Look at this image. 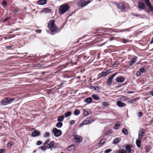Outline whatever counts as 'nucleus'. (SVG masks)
<instances>
[{"label":"nucleus","mask_w":153,"mask_h":153,"mask_svg":"<svg viewBox=\"0 0 153 153\" xmlns=\"http://www.w3.org/2000/svg\"><path fill=\"white\" fill-rule=\"evenodd\" d=\"M48 27L51 31V34L54 35L58 30V28L55 24V20L52 19L50 20L48 24Z\"/></svg>","instance_id":"nucleus-1"},{"label":"nucleus","mask_w":153,"mask_h":153,"mask_svg":"<svg viewBox=\"0 0 153 153\" xmlns=\"http://www.w3.org/2000/svg\"><path fill=\"white\" fill-rule=\"evenodd\" d=\"M15 99V98H12L9 97L5 98L2 100L1 104L3 105H6L10 104L13 102Z\"/></svg>","instance_id":"nucleus-2"},{"label":"nucleus","mask_w":153,"mask_h":153,"mask_svg":"<svg viewBox=\"0 0 153 153\" xmlns=\"http://www.w3.org/2000/svg\"><path fill=\"white\" fill-rule=\"evenodd\" d=\"M69 8V7L68 6V4H64L61 6L59 9V13L60 14H62L67 11Z\"/></svg>","instance_id":"nucleus-3"},{"label":"nucleus","mask_w":153,"mask_h":153,"mask_svg":"<svg viewBox=\"0 0 153 153\" xmlns=\"http://www.w3.org/2000/svg\"><path fill=\"white\" fill-rule=\"evenodd\" d=\"M90 2L89 0L86 1L84 0H80L77 2V5L79 7H83L87 5Z\"/></svg>","instance_id":"nucleus-4"},{"label":"nucleus","mask_w":153,"mask_h":153,"mask_svg":"<svg viewBox=\"0 0 153 153\" xmlns=\"http://www.w3.org/2000/svg\"><path fill=\"white\" fill-rule=\"evenodd\" d=\"M115 76V74H113L109 77L105 83L108 86H110L112 85V82H114L113 79Z\"/></svg>","instance_id":"nucleus-5"},{"label":"nucleus","mask_w":153,"mask_h":153,"mask_svg":"<svg viewBox=\"0 0 153 153\" xmlns=\"http://www.w3.org/2000/svg\"><path fill=\"white\" fill-rule=\"evenodd\" d=\"M116 5L117 7L122 11H123L125 8L124 4L122 3H119L117 4H116Z\"/></svg>","instance_id":"nucleus-6"},{"label":"nucleus","mask_w":153,"mask_h":153,"mask_svg":"<svg viewBox=\"0 0 153 153\" xmlns=\"http://www.w3.org/2000/svg\"><path fill=\"white\" fill-rule=\"evenodd\" d=\"M75 141L76 143H81L82 140V137L79 136L77 135L74 137Z\"/></svg>","instance_id":"nucleus-7"},{"label":"nucleus","mask_w":153,"mask_h":153,"mask_svg":"<svg viewBox=\"0 0 153 153\" xmlns=\"http://www.w3.org/2000/svg\"><path fill=\"white\" fill-rule=\"evenodd\" d=\"M137 57L136 56L132 58L129 61V66H131L134 63H135L137 61Z\"/></svg>","instance_id":"nucleus-8"},{"label":"nucleus","mask_w":153,"mask_h":153,"mask_svg":"<svg viewBox=\"0 0 153 153\" xmlns=\"http://www.w3.org/2000/svg\"><path fill=\"white\" fill-rule=\"evenodd\" d=\"M126 149L128 153H134V150L131 148L130 146L127 145L126 146Z\"/></svg>","instance_id":"nucleus-9"},{"label":"nucleus","mask_w":153,"mask_h":153,"mask_svg":"<svg viewBox=\"0 0 153 153\" xmlns=\"http://www.w3.org/2000/svg\"><path fill=\"white\" fill-rule=\"evenodd\" d=\"M124 77L121 76L118 77L115 79L116 82H123L124 81Z\"/></svg>","instance_id":"nucleus-10"},{"label":"nucleus","mask_w":153,"mask_h":153,"mask_svg":"<svg viewBox=\"0 0 153 153\" xmlns=\"http://www.w3.org/2000/svg\"><path fill=\"white\" fill-rule=\"evenodd\" d=\"M53 134H62V132L60 130L56 128H54L52 131Z\"/></svg>","instance_id":"nucleus-11"},{"label":"nucleus","mask_w":153,"mask_h":153,"mask_svg":"<svg viewBox=\"0 0 153 153\" xmlns=\"http://www.w3.org/2000/svg\"><path fill=\"white\" fill-rule=\"evenodd\" d=\"M110 72H109V71H107L105 72H102L99 75L101 77H104L107 75L108 74H109Z\"/></svg>","instance_id":"nucleus-12"},{"label":"nucleus","mask_w":153,"mask_h":153,"mask_svg":"<svg viewBox=\"0 0 153 153\" xmlns=\"http://www.w3.org/2000/svg\"><path fill=\"white\" fill-rule=\"evenodd\" d=\"M138 5L139 7L141 9L143 10L145 7V5L141 2H139L138 3Z\"/></svg>","instance_id":"nucleus-13"},{"label":"nucleus","mask_w":153,"mask_h":153,"mask_svg":"<svg viewBox=\"0 0 153 153\" xmlns=\"http://www.w3.org/2000/svg\"><path fill=\"white\" fill-rule=\"evenodd\" d=\"M145 2L146 4L149 7L151 10L153 9V7L151 6L149 0H145Z\"/></svg>","instance_id":"nucleus-14"},{"label":"nucleus","mask_w":153,"mask_h":153,"mask_svg":"<svg viewBox=\"0 0 153 153\" xmlns=\"http://www.w3.org/2000/svg\"><path fill=\"white\" fill-rule=\"evenodd\" d=\"M47 1V0H40L37 1V3L39 5H43L46 4Z\"/></svg>","instance_id":"nucleus-15"},{"label":"nucleus","mask_w":153,"mask_h":153,"mask_svg":"<svg viewBox=\"0 0 153 153\" xmlns=\"http://www.w3.org/2000/svg\"><path fill=\"white\" fill-rule=\"evenodd\" d=\"M117 105L120 107H123L126 105V104L120 101H117Z\"/></svg>","instance_id":"nucleus-16"},{"label":"nucleus","mask_w":153,"mask_h":153,"mask_svg":"<svg viewBox=\"0 0 153 153\" xmlns=\"http://www.w3.org/2000/svg\"><path fill=\"white\" fill-rule=\"evenodd\" d=\"M54 143L53 141L51 142L49 144H48L46 146V148L47 149H49L52 148L54 146Z\"/></svg>","instance_id":"nucleus-17"},{"label":"nucleus","mask_w":153,"mask_h":153,"mask_svg":"<svg viewBox=\"0 0 153 153\" xmlns=\"http://www.w3.org/2000/svg\"><path fill=\"white\" fill-rule=\"evenodd\" d=\"M64 115H61L59 116L57 119V121L59 122L62 121L64 119Z\"/></svg>","instance_id":"nucleus-18"},{"label":"nucleus","mask_w":153,"mask_h":153,"mask_svg":"<svg viewBox=\"0 0 153 153\" xmlns=\"http://www.w3.org/2000/svg\"><path fill=\"white\" fill-rule=\"evenodd\" d=\"M92 100V99L91 97H88L85 99V102L88 103L91 102Z\"/></svg>","instance_id":"nucleus-19"},{"label":"nucleus","mask_w":153,"mask_h":153,"mask_svg":"<svg viewBox=\"0 0 153 153\" xmlns=\"http://www.w3.org/2000/svg\"><path fill=\"white\" fill-rule=\"evenodd\" d=\"M121 100L122 101L126 102L128 101L129 98L125 96H123L121 98Z\"/></svg>","instance_id":"nucleus-20"},{"label":"nucleus","mask_w":153,"mask_h":153,"mask_svg":"<svg viewBox=\"0 0 153 153\" xmlns=\"http://www.w3.org/2000/svg\"><path fill=\"white\" fill-rule=\"evenodd\" d=\"M137 146L138 148L140 147L141 140L139 139H137L136 142Z\"/></svg>","instance_id":"nucleus-21"},{"label":"nucleus","mask_w":153,"mask_h":153,"mask_svg":"<svg viewBox=\"0 0 153 153\" xmlns=\"http://www.w3.org/2000/svg\"><path fill=\"white\" fill-rule=\"evenodd\" d=\"M106 140L105 139H102L100 141V143H99V146H102L105 142V141Z\"/></svg>","instance_id":"nucleus-22"},{"label":"nucleus","mask_w":153,"mask_h":153,"mask_svg":"<svg viewBox=\"0 0 153 153\" xmlns=\"http://www.w3.org/2000/svg\"><path fill=\"white\" fill-rule=\"evenodd\" d=\"M92 97L95 100H98L100 99V97L96 94H93Z\"/></svg>","instance_id":"nucleus-23"},{"label":"nucleus","mask_w":153,"mask_h":153,"mask_svg":"<svg viewBox=\"0 0 153 153\" xmlns=\"http://www.w3.org/2000/svg\"><path fill=\"white\" fill-rule=\"evenodd\" d=\"M65 117H67L69 116L71 114V111H69L64 114Z\"/></svg>","instance_id":"nucleus-24"},{"label":"nucleus","mask_w":153,"mask_h":153,"mask_svg":"<svg viewBox=\"0 0 153 153\" xmlns=\"http://www.w3.org/2000/svg\"><path fill=\"white\" fill-rule=\"evenodd\" d=\"M94 90L96 91L97 92H99L100 91V88L98 86H95Z\"/></svg>","instance_id":"nucleus-25"},{"label":"nucleus","mask_w":153,"mask_h":153,"mask_svg":"<svg viewBox=\"0 0 153 153\" xmlns=\"http://www.w3.org/2000/svg\"><path fill=\"white\" fill-rule=\"evenodd\" d=\"M74 145L73 144L70 146H69V147H68V150L70 151L71 150H72V149H74Z\"/></svg>","instance_id":"nucleus-26"},{"label":"nucleus","mask_w":153,"mask_h":153,"mask_svg":"<svg viewBox=\"0 0 153 153\" xmlns=\"http://www.w3.org/2000/svg\"><path fill=\"white\" fill-rule=\"evenodd\" d=\"M62 126V123L61 122H59L56 125V126L57 128H61Z\"/></svg>","instance_id":"nucleus-27"},{"label":"nucleus","mask_w":153,"mask_h":153,"mask_svg":"<svg viewBox=\"0 0 153 153\" xmlns=\"http://www.w3.org/2000/svg\"><path fill=\"white\" fill-rule=\"evenodd\" d=\"M120 122H117L115 124V129H117L120 126Z\"/></svg>","instance_id":"nucleus-28"},{"label":"nucleus","mask_w":153,"mask_h":153,"mask_svg":"<svg viewBox=\"0 0 153 153\" xmlns=\"http://www.w3.org/2000/svg\"><path fill=\"white\" fill-rule=\"evenodd\" d=\"M145 131V130L143 129L142 128H140L138 134H144V131Z\"/></svg>","instance_id":"nucleus-29"},{"label":"nucleus","mask_w":153,"mask_h":153,"mask_svg":"<svg viewBox=\"0 0 153 153\" xmlns=\"http://www.w3.org/2000/svg\"><path fill=\"white\" fill-rule=\"evenodd\" d=\"M13 143L12 142H10L7 144V146L9 148H10L13 145Z\"/></svg>","instance_id":"nucleus-30"},{"label":"nucleus","mask_w":153,"mask_h":153,"mask_svg":"<svg viewBox=\"0 0 153 153\" xmlns=\"http://www.w3.org/2000/svg\"><path fill=\"white\" fill-rule=\"evenodd\" d=\"M139 71L142 73H145L146 72V71H145L144 68H141L139 69Z\"/></svg>","instance_id":"nucleus-31"},{"label":"nucleus","mask_w":153,"mask_h":153,"mask_svg":"<svg viewBox=\"0 0 153 153\" xmlns=\"http://www.w3.org/2000/svg\"><path fill=\"white\" fill-rule=\"evenodd\" d=\"M80 111L79 110H75L74 112V114L75 115H77L79 114Z\"/></svg>","instance_id":"nucleus-32"},{"label":"nucleus","mask_w":153,"mask_h":153,"mask_svg":"<svg viewBox=\"0 0 153 153\" xmlns=\"http://www.w3.org/2000/svg\"><path fill=\"white\" fill-rule=\"evenodd\" d=\"M122 132L124 134H128V132L127 130L125 128H123V129Z\"/></svg>","instance_id":"nucleus-33"},{"label":"nucleus","mask_w":153,"mask_h":153,"mask_svg":"<svg viewBox=\"0 0 153 153\" xmlns=\"http://www.w3.org/2000/svg\"><path fill=\"white\" fill-rule=\"evenodd\" d=\"M121 140V139L119 138H115V144L118 143Z\"/></svg>","instance_id":"nucleus-34"},{"label":"nucleus","mask_w":153,"mask_h":153,"mask_svg":"<svg viewBox=\"0 0 153 153\" xmlns=\"http://www.w3.org/2000/svg\"><path fill=\"white\" fill-rule=\"evenodd\" d=\"M119 153H126V152L125 150L121 149L119 151Z\"/></svg>","instance_id":"nucleus-35"},{"label":"nucleus","mask_w":153,"mask_h":153,"mask_svg":"<svg viewBox=\"0 0 153 153\" xmlns=\"http://www.w3.org/2000/svg\"><path fill=\"white\" fill-rule=\"evenodd\" d=\"M51 10L48 8H45L44 10V11L46 13L50 12Z\"/></svg>","instance_id":"nucleus-36"},{"label":"nucleus","mask_w":153,"mask_h":153,"mask_svg":"<svg viewBox=\"0 0 153 153\" xmlns=\"http://www.w3.org/2000/svg\"><path fill=\"white\" fill-rule=\"evenodd\" d=\"M83 111L84 112V115L85 116H87L89 115V113L87 111H85V110H83Z\"/></svg>","instance_id":"nucleus-37"},{"label":"nucleus","mask_w":153,"mask_h":153,"mask_svg":"<svg viewBox=\"0 0 153 153\" xmlns=\"http://www.w3.org/2000/svg\"><path fill=\"white\" fill-rule=\"evenodd\" d=\"M90 121L89 120H86L84 121L83 122V124H89L90 123Z\"/></svg>","instance_id":"nucleus-38"},{"label":"nucleus","mask_w":153,"mask_h":153,"mask_svg":"<svg viewBox=\"0 0 153 153\" xmlns=\"http://www.w3.org/2000/svg\"><path fill=\"white\" fill-rule=\"evenodd\" d=\"M102 105L104 106L107 107L108 106V104L107 102H102Z\"/></svg>","instance_id":"nucleus-39"},{"label":"nucleus","mask_w":153,"mask_h":153,"mask_svg":"<svg viewBox=\"0 0 153 153\" xmlns=\"http://www.w3.org/2000/svg\"><path fill=\"white\" fill-rule=\"evenodd\" d=\"M19 8H16L13 11V12L14 13H16L19 11Z\"/></svg>","instance_id":"nucleus-40"},{"label":"nucleus","mask_w":153,"mask_h":153,"mask_svg":"<svg viewBox=\"0 0 153 153\" xmlns=\"http://www.w3.org/2000/svg\"><path fill=\"white\" fill-rule=\"evenodd\" d=\"M112 151V150L111 149H106L104 152V153H108L109 152H111Z\"/></svg>","instance_id":"nucleus-41"},{"label":"nucleus","mask_w":153,"mask_h":153,"mask_svg":"<svg viewBox=\"0 0 153 153\" xmlns=\"http://www.w3.org/2000/svg\"><path fill=\"white\" fill-rule=\"evenodd\" d=\"M31 134H40V132L36 130H35Z\"/></svg>","instance_id":"nucleus-42"},{"label":"nucleus","mask_w":153,"mask_h":153,"mask_svg":"<svg viewBox=\"0 0 153 153\" xmlns=\"http://www.w3.org/2000/svg\"><path fill=\"white\" fill-rule=\"evenodd\" d=\"M143 137V134H138V139L140 140H141L142 139Z\"/></svg>","instance_id":"nucleus-43"},{"label":"nucleus","mask_w":153,"mask_h":153,"mask_svg":"<svg viewBox=\"0 0 153 153\" xmlns=\"http://www.w3.org/2000/svg\"><path fill=\"white\" fill-rule=\"evenodd\" d=\"M141 72L139 71L137 72L136 75L137 77L140 76L141 75Z\"/></svg>","instance_id":"nucleus-44"},{"label":"nucleus","mask_w":153,"mask_h":153,"mask_svg":"<svg viewBox=\"0 0 153 153\" xmlns=\"http://www.w3.org/2000/svg\"><path fill=\"white\" fill-rule=\"evenodd\" d=\"M133 15L134 16H136V17H141V16H142L140 14H133Z\"/></svg>","instance_id":"nucleus-45"},{"label":"nucleus","mask_w":153,"mask_h":153,"mask_svg":"<svg viewBox=\"0 0 153 153\" xmlns=\"http://www.w3.org/2000/svg\"><path fill=\"white\" fill-rule=\"evenodd\" d=\"M46 147H45V146H42L41 147V149L43 150H46Z\"/></svg>","instance_id":"nucleus-46"},{"label":"nucleus","mask_w":153,"mask_h":153,"mask_svg":"<svg viewBox=\"0 0 153 153\" xmlns=\"http://www.w3.org/2000/svg\"><path fill=\"white\" fill-rule=\"evenodd\" d=\"M143 115V114L141 112H139L138 114V117H141Z\"/></svg>","instance_id":"nucleus-47"},{"label":"nucleus","mask_w":153,"mask_h":153,"mask_svg":"<svg viewBox=\"0 0 153 153\" xmlns=\"http://www.w3.org/2000/svg\"><path fill=\"white\" fill-rule=\"evenodd\" d=\"M3 4L4 6H6L7 5V3L6 1L4 0L3 1Z\"/></svg>","instance_id":"nucleus-48"},{"label":"nucleus","mask_w":153,"mask_h":153,"mask_svg":"<svg viewBox=\"0 0 153 153\" xmlns=\"http://www.w3.org/2000/svg\"><path fill=\"white\" fill-rule=\"evenodd\" d=\"M50 140H47L45 143H44L43 144V145H44V146H45L46 145H47L49 142H50Z\"/></svg>","instance_id":"nucleus-49"},{"label":"nucleus","mask_w":153,"mask_h":153,"mask_svg":"<svg viewBox=\"0 0 153 153\" xmlns=\"http://www.w3.org/2000/svg\"><path fill=\"white\" fill-rule=\"evenodd\" d=\"M42 142L40 141H38L37 142V144L38 145H40L42 144Z\"/></svg>","instance_id":"nucleus-50"},{"label":"nucleus","mask_w":153,"mask_h":153,"mask_svg":"<svg viewBox=\"0 0 153 153\" xmlns=\"http://www.w3.org/2000/svg\"><path fill=\"white\" fill-rule=\"evenodd\" d=\"M139 99V98L137 97L134 99H132V101H137V100H138Z\"/></svg>","instance_id":"nucleus-51"},{"label":"nucleus","mask_w":153,"mask_h":153,"mask_svg":"<svg viewBox=\"0 0 153 153\" xmlns=\"http://www.w3.org/2000/svg\"><path fill=\"white\" fill-rule=\"evenodd\" d=\"M5 149H0V153H3V152H4Z\"/></svg>","instance_id":"nucleus-52"},{"label":"nucleus","mask_w":153,"mask_h":153,"mask_svg":"<svg viewBox=\"0 0 153 153\" xmlns=\"http://www.w3.org/2000/svg\"><path fill=\"white\" fill-rule=\"evenodd\" d=\"M10 17H8L5 18L4 20V21L5 22H7L9 19H10Z\"/></svg>","instance_id":"nucleus-53"},{"label":"nucleus","mask_w":153,"mask_h":153,"mask_svg":"<svg viewBox=\"0 0 153 153\" xmlns=\"http://www.w3.org/2000/svg\"><path fill=\"white\" fill-rule=\"evenodd\" d=\"M111 133L110 130H108L107 132H105L104 134H110Z\"/></svg>","instance_id":"nucleus-54"},{"label":"nucleus","mask_w":153,"mask_h":153,"mask_svg":"<svg viewBox=\"0 0 153 153\" xmlns=\"http://www.w3.org/2000/svg\"><path fill=\"white\" fill-rule=\"evenodd\" d=\"M78 60V59L77 58L75 60V62H73L72 65H76L77 63V61Z\"/></svg>","instance_id":"nucleus-55"},{"label":"nucleus","mask_w":153,"mask_h":153,"mask_svg":"<svg viewBox=\"0 0 153 153\" xmlns=\"http://www.w3.org/2000/svg\"><path fill=\"white\" fill-rule=\"evenodd\" d=\"M11 47L10 46H7L6 48L7 50H9L11 49Z\"/></svg>","instance_id":"nucleus-56"},{"label":"nucleus","mask_w":153,"mask_h":153,"mask_svg":"<svg viewBox=\"0 0 153 153\" xmlns=\"http://www.w3.org/2000/svg\"><path fill=\"white\" fill-rule=\"evenodd\" d=\"M94 87H95L94 86L91 85L90 87V88L91 89H93L94 90Z\"/></svg>","instance_id":"nucleus-57"},{"label":"nucleus","mask_w":153,"mask_h":153,"mask_svg":"<svg viewBox=\"0 0 153 153\" xmlns=\"http://www.w3.org/2000/svg\"><path fill=\"white\" fill-rule=\"evenodd\" d=\"M75 123V121L74 120H72L70 122V123L71 124H73Z\"/></svg>","instance_id":"nucleus-58"},{"label":"nucleus","mask_w":153,"mask_h":153,"mask_svg":"<svg viewBox=\"0 0 153 153\" xmlns=\"http://www.w3.org/2000/svg\"><path fill=\"white\" fill-rule=\"evenodd\" d=\"M36 31L37 33H40L41 32V30H37Z\"/></svg>","instance_id":"nucleus-59"},{"label":"nucleus","mask_w":153,"mask_h":153,"mask_svg":"<svg viewBox=\"0 0 153 153\" xmlns=\"http://www.w3.org/2000/svg\"><path fill=\"white\" fill-rule=\"evenodd\" d=\"M134 91H128V94H132L134 93Z\"/></svg>","instance_id":"nucleus-60"},{"label":"nucleus","mask_w":153,"mask_h":153,"mask_svg":"<svg viewBox=\"0 0 153 153\" xmlns=\"http://www.w3.org/2000/svg\"><path fill=\"white\" fill-rule=\"evenodd\" d=\"M39 135V134H31V135L33 137H36V136H38Z\"/></svg>","instance_id":"nucleus-61"},{"label":"nucleus","mask_w":153,"mask_h":153,"mask_svg":"<svg viewBox=\"0 0 153 153\" xmlns=\"http://www.w3.org/2000/svg\"><path fill=\"white\" fill-rule=\"evenodd\" d=\"M134 101H132V100L131 101H128V103L129 104H131V103H133V102Z\"/></svg>","instance_id":"nucleus-62"},{"label":"nucleus","mask_w":153,"mask_h":153,"mask_svg":"<svg viewBox=\"0 0 153 153\" xmlns=\"http://www.w3.org/2000/svg\"><path fill=\"white\" fill-rule=\"evenodd\" d=\"M149 151V149H148V148H146V152H148Z\"/></svg>","instance_id":"nucleus-63"},{"label":"nucleus","mask_w":153,"mask_h":153,"mask_svg":"<svg viewBox=\"0 0 153 153\" xmlns=\"http://www.w3.org/2000/svg\"><path fill=\"white\" fill-rule=\"evenodd\" d=\"M151 94L153 97V91H151Z\"/></svg>","instance_id":"nucleus-64"}]
</instances>
